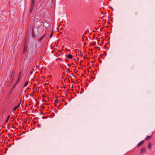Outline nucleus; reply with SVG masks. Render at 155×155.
I'll list each match as a JSON object with an SVG mask.
<instances>
[{
  "instance_id": "c85d7f7f",
  "label": "nucleus",
  "mask_w": 155,
  "mask_h": 155,
  "mask_svg": "<svg viewBox=\"0 0 155 155\" xmlns=\"http://www.w3.org/2000/svg\"><path fill=\"white\" fill-rule=\"evenodd\" d=\"M109 7L111 8L112 9V10H113V9L111 6H109Z\"/></svg>"
},
{
  "instance_id": "412c9836",
  "label": "nucleus",
  "mask_w": 155,
  "mask_h": 155,
  "mask_svg": "<svg viewBox=\"0 0 155 155\" xmlns=\"http://www.w3.org/2000/svg\"><path fill=\"white\" fill-rule=\"evenodd\" d=\"M40 114H44L42 112H41L39 113Z\"/></svg>"
},
{
  "instance_id": "39448f33",
  "label": "nucleus",
  "mask_w": 155,
  "mask_h": 155,
  "mask_svg": "<svg viewBox=\"0 0 155 155\" xmlns=\"http://www.w3.org/2000/svg\"><path fill=\"white\" fill-rule=\"evenodd\" d=\"M20 103L19 104L18 106H16L13 109V110L14 111L18 107H19V106L20 105Z\"/></svg>"
},
{
  "instance_id": "f3484780",
  "label": "nucleus",
  "mask_w": 155,
  "mask_h": 155,
  "mask_svg": "<svg viewBox=\"0 0 155 155\" xmlns=\"http://www.w3.org/2000/svg\"><path fill=\"white\" fill-rule=\"evenodd\" d=\"M12 81H10L9 83V84H8V86H10L11 84H12Z\"/></svg>"
},
{
  "instance_id": "a878e982",
  "label": "nucleus",
  "mask_w": 155,
  "mask_h": 155,
  "mask_svg": "<svg viewBox=\"0 0 155 155\" xmlns=\"http://www.w3.org/2000/svg\"><path fill=\"white\" fill-rule=\"evenodd\" d=\"M70 64H68L67 65V66L68 67H69L70 66Z\"/></svg>"
},
{
  "instance_id": "393cba45",
  "label": "nucleus",
  "mask_w": 155,
  "mask_h": 155,
  "mask_svg": "<svg viewBox=\"0 0 155 155\" xmlns=\"http://www.w3.org/2000/svg\"><path fill=\"white\" fill-rule=\"evenodd\" d=\"M11 146H12L11 144H9L8 145V147H10Z\"/></svg>"
},
{
  "instance_id": "4be33fe9",
  "label": "nucleus",
  "mask_w": 155,
  "mask_h": 155,
  "mask_svg": "<svg viewBox=\"0 0 155 155\" xmlns=\"http://www.w3.org/2000/svg\"><path fill=\"white\" fill-rule=\"evenodd\" d=\"M9 119H8V118H7L6 120V121H5V123H6L7 122V121H8Z\"/></svg>"
},
{
  "instance_id": "20e7f679",
  "label": "nucleus",
  "mask_w": 155,
  "mask_h": 155,
  "mask_svg": "<svg viewBox=\"0 0 155 155\" xmlns=\"http://www.w3.org/2000/svg\"><path fill=\"white\" fill-rule=\"evenodd\" d=\"M145 142L144 140H143L139 143L137 145V147H139L141 145L143 144Z\"/></svg>"
},
{
  "instance_id": "7ed1b4c3",
  "label": "nucleus",
  "mask_w": 155,
  "mask_h": 155,
  "mask_svg": "<svg viewBox=\"0 0 155 155\" xmlns=\"http://www.w3.org/2000/svg\"><path fill=\"white\" fill-rule=\"evenodd\" d=\"M15 72L14 71H12V73L11 75V81H13L14 76L15 75Z\"/></svg>"
},
{
  "instance_id": "9d476101",
  "label": "nucleus",
  "mask_w": 155,
  "mask_h": 155,
  "mask_svg": "<svg viewBox=\"0 0 155 155\" xmlns=\"http://www.w3.org/2000/svg\"><path fill=\"white\" fill-rule=\"evenodd\" d=\"M32 2L31 5H35V0H31Z\"/></svg>"
},
{
  "instance_id": "f03ea898",
  "label": "nucleus",
  "mask_w": 155,
  "mask_h": 155,
  "mask_svg": "<svg viewBox=\"0 0 155 155\" xmlns=\"http://www.w3.org/2000/svg\"><path fill=\"white\" fill-rule=\"evenodd\" d=\"M146 149L145 147H143L140 150V154H142L143 153L145 152L146 151Z\"/></svg>"
},
{
  "instance_id": "5701e85b",
  "label": "nucleus",
  "mask_w": 155,
  "mask_h": 155,
  "mask_svg": "<svg viewBox=\"0 0 155 155\" xmlns=\"http://www.w3.org/2000/svg\"><path fill=\"white\" fill-rule=\"evenodd\" d=\"M45 35H44V36H43L40 39V40H41L43 38V37L45 36Z\"/></svg>"
},
{
  "instance_id": "b1692460",
  "label": "nucleus",
  "mask_w": 155,
  "mask_h": 155,
  "mask_svg": "<svg viewBox=\"0 0 155 155\" xmlns=\"http://www.w3.org/2000/svg\"><path fill=\"white\" fill-rule=\"evenodd\" d=\"M9 117H10V116H9V115H8L7 116V118L9 119Z\"/></svg>"
},
{
  "instance_id": "aec40b11",
  "label": "nucleus",
  "mask_w": 155,
  "mask_h": 155,
  "mask_svg": "<svg viewBox=\"0 0 155 155\" xmlns=\"http://www.w3.org/2000/svg\"><path fill=\"white\" fill-rule=\"evenodd\" d=\"M33 10V9H31V8H30V13H31L32 12Z\"/></svg>"
},
{
  "instance_id": "cd10ccee",
  "label": "nucleus",
  "mask_w": 155,
  "mask_h": 155,
  "mask_svg": "<svg viewBox=\"0 0 155 155\" xmlns=\"http://www.w3.org/2000/svg\"><path fill=\"white\" fill-rule=\"evenodd\" d=\"M42 118L43 119H45V118H46V117H42Z\"/></svg>"
},
{
  "instance_id": "f257e3e1",
  "label": "nucleus",
  "mask_w": 155,
  "mask_h": 155,
  "mask_svg": "<svg viewBox=\"0 0 155 155\" xmlns=\"http://www.w3.org/2000/svg\"><path fill=\"white\" fill-rule=\"evenodd\" d=\"M27 49V47L26 45V44L25 43L24 44V48L23 51V54H24L25 52L26 51Z\"/></svg>"
},
{
  "instance_id": "dca6fc26",
  "label": "nucleus",
  "mask_w": 155,
  "mask_h": 155,
  "mask_svg": "<svg viewBox=\"0 0 155 155\" xmlns=\"http://www.w3.org/2000/svg\"><path fill=\"white\" fill-rule=\"evenodd\" d=\"M20 78H18V80L16 81V82L15 83H16V84H17V83L18 82V81H19L20 80Z\"/></svg>"
},
{
  "instance_id": "6e6552de",
  "label": "nucleus",
  "mask_w": 155,
  "mask_h": 155,
  "mask_svg": "<svg viewBox=\"0 0 155 155\" xmlns=\"http://www.w3.org/2000/svg\"><path fill=\"white\" fill-rule=\"evenodd\" d=\"M67 58L71 59L72 58V56L71 54H68L67 56Z\"/></svg>"
},
{
  "instance_id": "2eb2a0df",
  "label": "nucleus",
  "mask_w": 155,
  "mask_h": 155,
  "mask_svg": "<svg viewBox=\"0 0 155 155\" xmlns=\"http://www.w3.org/2000/svg\"><path fill=\"white\" fill-rule=\"evenodd\" d=\"M34 6L35 5H31L30 8H31V9H33Z\"/></svg>"
},
{
  "instance_id": "9b49d317",
  "label": "nucleus",
  "mask_w": 155,
  "mask_h": 155,
  "mask_svg": "<svg viewBox=\"0 0 155 155\" xmlns=\"http://www.w3.org/2000/svg\"><path fill=\"white\" fill-rule=\"evenodd\" d=\"M16 84H17L16 83H15L13 85V86L12 87V88L11 91H12L13 89L16 86Z\"/></svg>"
},
{
  "instance_id": "2f4dec72",
  "label": "nucleus",
  "mask_w": 155,
  "mask_h": 155,
  "mask_svg": "<svg viewBox=\"0 0 155 155\" xmlns=\"http://www.w3.org/2000/svg\"><path fill=\"white\" fill-rule=\"evenodd\" d=\"M10 134H8V136H10Z\"/></svg>"
},
{
  "instance_id": "423d86ee",
  "label": "nucleus",
  "mask_w": 155,
  "mask_h": 155,
  "mask_svg": "<svg viewBox=\"0 0 155 155\" xmlns=\"http://www.w3.org/2000/svg\"><path fill=\"white\" fill-rule=\"evenodd\" d=\"M151 137V136H147L144 139V140H149L150 138Z\"/></svg>"
},
{
  "instance_id": "4468645a",
  "label": "nucleus",
  "mask_w": 155,
  "mask_h": 155,
  "mask_svg": "<svg viewBox=\"0 0 155 155\" xmlns=\"http://www.w3.org/2000/svg\"><path fill=\"white\" fill-rule=\"evenodd\" d=\"M59 101V100L58 99H56L55 100V103H58Z\"/></svg>"
},
{
  "instance_id": "ddd939ff",
  "label": "nucleus",
  "mask_w": 155,
  "mask_h": 155,
  "mask_svg": "<svg viewBox=\"0 0 155 155\" xmlns=\"http://www.w3.org/2000/svg\"><path fill=\"white\" fill-rule=\"evenodd\" d=\"M81 91L80 92V94H82V93H83V92L84 91V89L83 88H81Z\"/></svg>"
},
{
  "instance_id": "7c9ffc66",
  "label": "nucleus",
  "mask_w": 155,
  "mask_h": 155,
  "mask_svg": "<svg viewBox=\"0 0 155 155\" xmlns=\"http://www.w3.org/2000/svg\"><path fill=\"white\" fill-rule=\"evenodd\" d=\"M51 1H52V2H53V0H51Z\"/></svg>"
},
{
  "instance_id": "bb28decb",
  "label": "nucleus",
  "mask_w": 155,
  "mask_h": 155,
  "mask_svg": "<svg viewBox=\"0 0 155 155\" xmlns=\"http://www.w3.org/2000/svg\"><path fill=\"white\" fill-rule=\"evenodd\" d=\"M96 43H95V42H94V43H93V45H96Z\"/></svg>"
},
{
  "instance_id": "a211bd4d",
  "label": "nucleus",
  "mask_w": 155,
  "mask_h": 155,
  "mask_svg": "<svg viewBox=\"0 0 155 155\" xmlns=\"http://www.w3.org/2000/svg\"><path fill=\"white\" fill-rule=\"evenodd\" d=\"M33 70H34V69H32L31 71H30V73L31 74H32L33 73Z\"/></svg>"
},
{
  "instance_id": "0eeeda50",
  "label": "nucleus",
  "mask_w": 155,
  "mask_h": 155,
  "mask_svg": "<svg viewBox=\"0 0 155 155\" xmlns=\"http://www.w3.org/2000/svg\"><path fill=\"white\" fill-rule=\"evenodd\" d=\"M151 143H149L148 144V146H147L148 149H150L151 148Z\"/></svg>"
},
{
  "instance_id": "f8f14e48",
  "label": "nucleus",
  "mask_w": 155,
  "mask_h": 155,
  "mask_svg": "<svg viewBox=\"0 0 155 155\" xmlns=\"http://www.w3.org/2000/svg\"><path fill=\"white\" fill-rule=\"evenodd\" d=\"M28 81H27L25 83V84H24V87H26L28 85Z\"/></svg>"
},
{
  "instance_id": "6ab92c4d",
  "label": "nucleus",
  "mask_w": 155,
  "mask_h": 155,
  "mask_svg": "<svg viewBox=\"0 0 155 155\" xmlns=\"http://www.w3.org/2000/svg\"><path fill=\"white\" fill-rule=\"evenodd\" d=\"M53 33V31H52V32L51 33V35H50V38H51V37L52 36V35Z\"/></svg>"
},
{
  "instance_id": "c756f323",
  "label": "nucleus",
  "mask_w": 155,
  "mask_h": 155,
  "mask_svg": "<svg viewBox=\"0 0 155 155\" xmlns=\"http://www.w3.org/2000/svg\"><path fill=\"white\" fill-rule=\"evenodd\" d=\"M71 76H72L73 77H74V75H73V74H71Z\"/></svg>"
},
{
  "instance_id": "1a4fd4ad",
  "label": "nucleus",
  "mask_w": 155,
  "mask_h": 155,
  "mask_svg": "<svg viewBox=\"0 0 155 155\" xmlns=\"http://www.w3.org/2000/svg\"><path fill=\"white\" fill-rule=\"evenodd\" d=\"M22 74V73L21 72H19V74H18V78H21V75Z\"/></svg>"
}]
</instances>
